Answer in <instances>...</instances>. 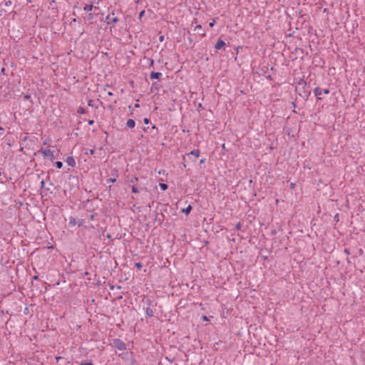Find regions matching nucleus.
I'll list each match as a JSON object with an SVG mask.
<instances>
[{"label":"nucleus","instance_id":"nucleus-1","mask_svg":"<svg viewBox=\"0 0 365 365\" xmlns=\"http://www.w3.org/2000/svg\"><path fill=\"white\" fill-rule=\"evenodd\" d=\"M39 152L44 158H48L50 160H53L54 158L53 152L48 148H41Z\"/></svg>","mask_w":365,"mask_h":365},{"label":"nucleus","instance_id":"nucleus-2","mask_svg":"<svg viewBox=\"0 0 365 365\" xmlns=\"http://www.w3.org/2000/svg\"><path fill=\"white\" fill-rule=\"evenodd\" d=\"M114 12L113 11L111 14H109L106 16V21L108 25H111L114 26L115 24L118 21V19L117 17L113 16Z\"/></svg>","mask_w":365,"mask_h":365},{"label":"nucleus","instance_id":"nucleus-3","mask_svg":"<svg viewBox=\"0 0 365 365\" xmlns=\"http://www.w3.org/2000/svg\"><path fill=\"white\" fill-rule=\"evenodd\" d=\"M114 346L120 351L125 350L126 349L125 344L124 342H123L120 340H115L114 341Z\"/></svg>","mask_w":365,"mask_h":365},{"label":"nucleus","instance_id":"nucleus-4","mask_svg":"<svg viewBox=\"0 0 365 365\" xmlns=\"http://www.w3.org/2000/svg\"><path fill=\"white\" fill-rule=\"evenodd\" d=\"M66 162L69 166L72 168L75 167L76 165V160L73 157H68L66 160Z\"/></svg>","mask_w":365,"mask_h":365},{"label":"nucleus","instance_id":"nucleus-5","mask_svg":"<svg viewBox=\"0 0 365 365\" xmlns=\"http://www.w3.org/2000/svg\"><path fill=\"white\" fill-rule=\"evenodd\" d=\"M225 45V41H224L223 40H222V39H219V40L217 41V43H216V44H215V49H217V50H220V49H221V48H222Z\"/></svg>","mask_w":365,"mask_h":365},{"label":"nucleus","instance_id":"nucleus-6","mask_svg":"<svg viewBox=\"0 0 365 365\" xmlns=\"http://www.w3.org/2000/svg\"><path fill=\"white\" fill-rule=\"evenodd\" d=\"M162 76V73L160 72H151L150 75V78L151 79H159Z\"/></svg>","mask_w":365,"mask_h":365},{"label":"nucleus","instance_id":"nucleus-7","mask_svg":"<svg viewBox=\"0 0 365 365\" xmlns=\"http://www.w3.org/2000/svg\"><path fill=\"white\" fill-rule=\"evenodd\" d=\"M135 125V123L134 121V120L133 119H128L126 122V126L128 128H133Z\"/></svg>","mask_w":365,"mask_h":365},{"label":"nucleus","instance_id":"nucleus-8","mask_svg":"<svg viewBox=\"0 0 365 365\" xmlns=\"http://www.w3.org/2000/svg\"><path fill=\"white\" fill-rule=\"evenodd\" d=\"M191 210H192V206L188 205L186 208L182 209V212L183 213H185L186 215H188L191 212Z\"/></svg>","mask_w":365,"mask_h":365},{"label":"nucleus","instance_id":"nucleus-9","mask_svg":"<svg viewBox=\"0 0 365 365\" xmlns=\"http://www.w3.org/2000/svg\"><path fill=\"white\" fill-rule=\"evenodd\" d=\"M314 93L316 96H319L322 95V89L320 88H316L314 90Z\"/></svg>","mask_w":365,"mask_h":365},{"label":"nucleus","instance_id":"nucleus-10","mask_svg":"<svg viewBox=\"0 0 365 365\" xmlns=\"http://www.w3.org/2000/svg\"><path fill=\"white\" fill-rule=\"evenodd\" d=\"M92 9H93V5L92 4H86L83 6V9L86 12L91 11L92 10Z\"/></svg>","mask_w":365,"mask_h":365},{"label":"nucleus","instance_id":"nucleus-11","mask_svg":"<svg viewBox=\"0 0 365 365\" xmlns=\"http://www.w3.org/2000/svg\"><path fill=\"white\" fill-rule=\"evenodd\" d=\"M190 155H195V157H199L200 156V150H192L190 153Z\"/></svg>","mask_w":365,"mask_h":365},{"label":"nucleus","instance_id":"nucleus-12","mask_svg":"<svg viewBox=\"0 0 365 365\" xmlns=\"http://www.w3.org/2000/svg\"><path fill=\"white\" fill-rule=\"evenodd\" d=\"M76 223L77 222H76L75 218H73V217H71L70 218V220H69V222H68L70 226H75L76 225Z\"/></svg>","mask_w":365,"mask_h":365},{"label":"nucleus","instance_id":"nucleus-13","mask_svg":"<svg viewBox=\"0 0 365 365\" xmlns=\"http://www.w3.org/2000/svg\"><path fill=\"white\" fill-rule=\"evenodd\" d=\"M160 187L165 191L168 189V185L165 183H160Z\"/></svg>","mask_w":365,"mask_h":365},{"label":"nucleus","instance_id":"nucleus-14","mask_svg":"<svg viewBox=\"0 0 365 365\" xmlns=\"http://www.w3.org/2000/svg\"><path fill=\"white\" fill-rule=\"evenodd\" d=\"M55 165L57 168L61 169L63 167V163L61 161H56Z\"/></svg>","mask_w":365,"mask_h":365},{"label":"nucleus","instance_id":"nucleus-15","mask_svg":"<svg viewBox=\"0 0 365 365\" xmlns=\"http://www.w3.org/2000/svg\"><path fill=\"white\" fill-rule=\"evenodd\" d=\"M132 192H133V193H138V190L136 186H135V185L133 186V187H132Z\"/></svg>","mask_w":365,"mask_h":365},{"label":"nucleus","instance_id":"nucleus-16","mask_svg":"<svg viewBox=\"0 0 365 365\" xmlns=\"http://www.w3.org/2000/svg\"><path fill=\"white\" fill-rule=\"evenodd\" d=\"M216 23L215 19H213L211 22H210L209 26L210 27H213Z\"/></svg>","mask_w":365,"mask_h":365},{"label":"nucleus","instance_id":"nucleus-17","mask_svg":"<svg viewBox=\"0 0 365 365\" xmlns=\"http://www.w3.org/2000/svg\"><path fill=\"white\" fill-rule=\"evenodd\" d=\"M135 266L137 267V268L138 269H140L142 268V267H143L142 264L140 263H139V262L135 263Z\"/></svg>","mask_w":365,"mask_h":365},{"label":"nucleus","instance_id":"nucleus-18","mask_svg":"<svg viewBox=\"0 0 365 365\" xmlns=\"http://www.w3.org/2000/svg\"><path fill=\"white\" fill-rule=\"evenodd\" d=\"M202 29V26H201V25H197V26L195 27L194 30H195V31H197V30H200V29Z\"/></svg>","mask_w":365,"mask_h":365},{"label":"nucleus","instance_id":"nucleus-19","mask_svg":"<svg viewBox=\"0 0 365 365\" xmlns=\"http://www.w3.org/2000/svg\"><path fill=\"white\" fill-rule=\"evenodd\" d=\"M202 320H203L204 322H207V321L209 320V319H208V318H207V316H205V315H203V316L202 317Z\"/></svg>","mask_w":365,"mask_h":365},{"label":"nucleus","instance_id":"nucleus-20","mask_svg":"<svg viewBox=\"0 0 365 365\" xmlns=\"http://www.w3.org/2000/svg\"><path fill=\"white\" fill-rule=\"evenodd\" d=\"M143 122H144V123H145V124H148V123H149V122H150V120H149V119H148V118H145L143 119Z\"/></svg>","mask_w":365,"mask_h":365},{"label":"nucleus","instance_id":"nucleus-21","mask_svg":"<svg viewBox=\"0 0 365 365\" xmlns=\"http://www.w3.org/2000/svg\"><path fill=\"white\" fill-rule=\"evenodd\" d=\"M138 178H133L130 180V182H135L138 181Z\"/></svg>","mask_w":365,"mask_h":365},{"label":"nucleus","instance_id":"nucleus-22","mask_svg":"<svg viewBox=\"0 0 365 365\" xmlns=\"http://www.w3.org/2000/svg\"><path fill=\"white\" fill-rule=\"evenodd\" d=\"M241 228V224L240 222H238L237 225H236V229L237 230H240Z\"/></svg>","mask_w":365,"mask_h":365},{"label":"nucleus","instance_id":"nucleus-23","mask_svg":"<svg viewBox=\"0 0 365 365\" xmlns=\"http://www.w3.org/2000/svg\"><path fill=\"white\" fill-rule=\"evenodd\" d=\"M108 181L110 182H115L116 181V179L115 178H110V179H108Z\"/></svg>","mask_w":365,"mask_h":365},{"label":"nucleus","instance_id":"nucleus-24","mask_svg":"<svg viewBox=\"0 0 365 365\" xmlns=\"http://www.w3.org/2000/svg\"><path fill=\"white\" fill-rule=\"evenodd\" d=\"M323 93L324 94H328V93H329V89H325V90L323 91Z\"/></svg>","mask_w":365,"mask_h":365},{"label":"nucleus","instance_id":"nucleus-25","mask_svg":"<svg viewBox=\"0 0 365 365\" xmlns=\"http://www.w3.org/2000/svg\"><path fill=\"white\" fill-rule=\"evenodd\" d=\"M159 40L160 41H164V36H160V38H159Z\"/></svg>","mask_w":365,"mask_h":365},{"label":"nucleus","instance_id":"nucleus-26","mask_svg":"<svg viewBox=\"0 0 365 365\" xmlns=\"http://www.w3.org/2000/svg\"><path fill=\"white\" fill-rule=\"evenodd\" d=\"M144 13H145V11H142L140 13V15H139V16H140V18H141V17L143 16Z\"/></svg>","mask_w":365,"mask_h":365},{"label":"nucleus","instance_id":"nucleus-27","mask_svg":"<svg viewBox=\"0 0 365 365\" xmlns=\"http://www.w3.org/2000/svg\"><path fill=\"white\" fill-rule=\"evenodd\" d=\"M205 158H202L200 160V163L202 164V163H205Z\"/></svg>","mask_w":365,"mask_h":365},{"label":"nucleus","instance_id":"nucleus-28","mask_svg":"<svg viewBox=\"0 0 365 365\" xmlns=\"http://www.w3.org/2000/svg\"><path fill=\"white\" fill-rule=\"evenodd\" d=\"M88 124H89V125H92V124H93V120H89V121H88Z\"/></svg>","mask_w":365,"mask_h":365},{"label":"nucleus","instance_id":"nucleus-29","mask_svg":"<svg viewBox=\"0 0 365 365\" xmlns=\"http://www.w3.org/2000/svg\"><path fill=\"white\" fill-rule=\"evenodd\" d=\"M94 152H95V151H94V150H90V153H91V155H93V154H94Z\"/></svg>","mask_w":365,"mask_h":365},{"label":"nucleus","instance_id":"nucleus-30","mask_svg":"<svg viewBox=\"0 0 365 365\" xmlns=\"http://www.w3.org/2000/svg\"><path fill=\"white\" fill-rule=\"evenodd\" d=\"M4 131V128L0 127V133H1Z\"/></svg>","mask_w":365,"mask_h":365},{"label":"nucleus","instance_id":"nucleus-31","mask_svg":"<svg viewBox=\"0 0 365 365\" xmlns=\"http://www.w3.org/2000/svg\"><path fill=\"white\" fill-rule=\"evenodd\" d=\"M93 217H94V215H91V220H93Z\"/></svg>","mask_w":365,"mask_h":365},{"label":"nucleus","instance_id":"nucleus-32","mask_svg":"<svg viewBox=\"0 0 365 365\" xmlns=\"http://www.w3.org/2000/svg\"><path fill=\"white\" fill-rule=\"evenodd\" d=\"M136 108H138L139 107V104H135V106Z\"/></svg>","mask_w":365,"mask_h":365},{"label":"nucleus","instance_id":"nucleus-33","mask_svg":"<svg viewBox=\"0 0 365 365\" xmlns=\"http://www.w3.org/2000/svg\"><path fill=\"white\" fill-rule=\"evenodd\" d=\"M81 113H83V111H82V110H78V113H81Z\"/></svg>","mask_w":365,"mask_h":365},{"label":"nucleus","instance_id":"nucleus-34","mask_svg":"<svg viewBox=\"0 0 365 365\" xmlns=\"http://www.w3.org/2000/svg\"><path fill=\"white\" fill-rule=\"evenodd\" d=\"M81 113H83V111H82V110H78V113H81Z\"/></svg>","mask_w":365,"mask_h":365},{"label":"nucleus","instance_id":"nucleus-35","mask_svg":"<svg viewBox=\"0 0 365 365\" xmlns=\"http://www.w3.org/2000/svg\"><path fill=\"white\" fill-rule=\"evenodd\" d=\"M81 113H83V111H82V110H78V113H81Z\"/></svg>","mask_w":365,"mask_h":365},{"label":"nucleus","instance_id":"nucleus-36","mask_svg":"<svg viewBox=\"0 0 365 365\" xmlns=\"http://www.w3.org/2000/svg\"><path fill=\"white\" fill-rule=\"evenodd\" d=\"M108 95L109 96H112V93L111 92H108Z\"/></svg>","mask_w":365,"mask_h":365},{"label":"nucleus","instance_id":"nucleus-37","mask_svg":"<svg viewBox=\"0 0 365 365\" xmlns=\"http://www.w3.org/2000/svg\"><path fill=\"white\" fill-rule=\"evenodd\" d=\"M291 187H294V184L291 183Z\"/></svg>","mask_w":365,"mask_h":365}]
</instances>
